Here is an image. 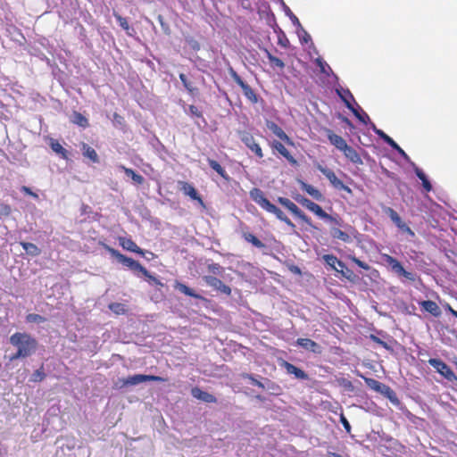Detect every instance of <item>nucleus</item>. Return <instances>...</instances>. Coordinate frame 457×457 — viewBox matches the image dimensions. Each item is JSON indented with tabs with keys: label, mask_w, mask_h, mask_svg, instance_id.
<instances>
[{
	"label": "nucleus",
	"mask_w": 457,
	"mask_h": 457,
	"mask_svg": "<svg viewBox=\"0 0 457 457\" xmlns=\"http://www.w3.org/2000/svg\"><path fill=\"white\" fill-rule=\"evenodd\" d=\"M179 79L183 84V86L188 90V91H193V87L191 86V83L187 80V77L185 74L181 73L179 75Z\"/></svg>",
	"instance_id": "45"
},
{
	"label": "nucleus",
	"mask_w": 457,
	"mask_h": 457,
	"mask_svg": "<svg viewBox=\"0 0 457 457\" xmlns=\"http://www.w3.org/2000/svg\"><path fill=\"white\" fill-rule=\"evenodd\" d=\"M330 235L337 239H339L343 242H350L351 237L348 234L342 231L341 229L332 227L330 229Z\"/></svg>",
	"instance_id": "30"
},
{
	"label": "nucleus",
	"mask_w": 457,
	"mask_h": 457,
	"mask_svg": "<svg viewBox=\"0 0 457 457\" xmlns=\"http://www.w3.org/2000/svg\"><path fill=\"white\" fill-rule=\"evenodd\" d=\"M422 308L431 313L435 317H439L441 315V311L437 303L431 300L423 301L420 303Z\"/></svg>",
	"instance_id": "19"
},
{
	"label": "nucleus",
	"mask_w": 457,
	"mask_h": 457,
	"mask_svg": "<svg viewBox=\"0 0 457 457\" xmlns=\"http://www.w3.org/2000/svg\"><path fill=\"white\" fill-rule=\"evenodd\" d=\"M250 197L258 205L270 213H273L278 220L284 221L291 228L295 229V224L283 213V212L277 206L272 204L265 196L263 192L259 188H253L250 191Z\"/></svg>",
	"instance_id": "2"
},
{
	"label": "nucleus",
	"mask_w": 457,
	"mask_h": 457,
	"mask_svg": "<svg viewBox=\"0 0 457 457\" xmlns=\"http://www.w3.org/2000/svg\"><path fill=\"white\" fill-rule=\"evenodd\" d=\"M345 157L349 159L352 162L356 164L362 163L361 159L358 153L351 146L347 145L346 148L343 150Z\"/></svg>",
	"instance_id": "26"
},
{
	"label": "nucleus",
	"mask_w": 457,
	"mask_h": 457,
	"mask_svg": "<svg viewBox=\"0 0 457 457\" xmlns=\"http://www.w3.org/2000/svg\"><path fill=\"white\" fill-rule=\"evenodd\" d=\"M208 162L210 166L217 172L219 173L222 178H226V171L220 165V163L214 160L208 159Z\"/></svg>",
	"instance_id": "38"
},
{
	"label": "nucleus",
	"mask_w": 457,
	"mask_h": 457,
	"mask_svg": "<svg viewBox=\"0 0 457 457\" xmlns=\"http://www.w3.org/2000/svg\"><path fill=\"white\" fill-rule=\"evenodd\" d=\"M122 170H124L125 174L128 176V177H130L131 179L137 183V184H142L144 182V178L139 175V174H137L132 169H129V168H126L124 166H120V167Z\"/></svg>",
	"instance_id": "34"
},
{
	"label": "nucleus",
	"mask_w": 457,
	"mask_h": 457,
	"mask_svg": "<svg viewBox=\"0 0 457 457\" xmlns=\"http://www.w3.org/2000/svg\"><path fill=\"white\" fill-rule=\"evenodd\" d=\"M81 150H82L83 155L85 157L88 158L89 160H91L93 162H99V158H98L97 153L96 152V150L94 148H92L88 145L83 143Z\"/></svg>",
	"instance_id": "22"
},
{
	"label": "nucleus",
	"mask_w": 457,
	"mask_h": 457,
	"mask_svg": "<svg viewBox=\"0 0 457 457\" xmlns=\"http://www.w3.org/2000/svg\"><path fill=\"white\" fill-rule=\"evenodd\" d=\"M328 137H329L331 144L334 145L337 149H339L341 151H343L348 145L346 144L345 140L338 135L332 134Z\"/></svg>",
	"instance_id": "29"
},
{
	"label": "nucleus",
	"mask_w": 457,
	"mask_h": 457,
	"mask_svg": "<svg viewBox=\"0 0 457 457\" xmlns=\"http://www.w3.org/2000/svg\"><path fill=\"white\" fill-rule=\"evenodd\" d=\"M239 137L241 141L258 157L262 158L263 156L262 151L259 144H257L253 137V135L247 131H239Z\"/></svg>",
	"instance_id": "6"
},
{
	"label": "nucleus",
	"mask_w": 457,
	"mask_h": 457,
	"mask_svg": "<svg viewBox=\"0 0 457 457\" xmlns=\"http://www.w3.org/2000/svg\"><path fill=\"white\" fill-rule=\"evenodd\" d=\"M10 343L17 348V353L11 360L29 357L36 352L37 346L36 339L27 333H14L10 337Z\"/></svg>",
	"instance_id": "1"
},
{
	"label": "nucleus",
	"mask_w": 457,
	"mask_h": 457,
	"mask_svg": "<svg viewBox=\"0 0 457 457\" xmlns=\"http://www.w3.org/2000/svg\"><path fill=\"white\" fill-rule=\"evenodd\" d=\"M191 46H192V48H194L195 50L199 49V45L196 42H192Z\"/></svg>",
	"instance_id": "61"
},
{
	"label": "nucleus",
	"mask_w": 457,
	"mask_h": 457,
	"mask_svg": "<svg viewBox=\"0 0 457 457\" xmlns=\"http://www.w3.org/2000/svg\"><path fill=\"white\" fill-rule=\"evenodd\" d=\"M278 202L303 221L310 223L307 216L292 201L286 197H278Z\"/></svg>",
	"instance_id": "10"
},
{
	"label": "nucleus",
	"mask_w": 457,
	"mask_h": 457,
	"mask_svg": "<svg viewBox=\"0 0 457 457\" xmlns=\"http://www.w3.org/2000/svg\"><path fill=\"white\" fill-rule=\"evenodd\" d=\"M297 345L303 347V349L315 353H321V347L314 341L309 339V338H298L296 341Z\"/></svg>",
	"instance_id": "13"
},
{
	"label": "nucleus",
	"mask_w": 457,
	"mask_h": 457,
	"mask_svg": "<svg viewBox=\"0 0 457 457\" xmlns=\"http://www.w3.org/2000/svg\"><path fill=\"white\" fill-rule=\"evenodd\" d=\"M175 288L179 292L185 294L186 295L192 296L197 299L201 298V296L198 294H195L193 289H191L183 283L177 282L175 284Z\"/></svg>",
	"instance_id": "32"
},
{
	"label": "nucleus",
	"mask_w": 457,
	"mask_h": 457,
	"mask_svg": "<svg viewBox=\"0 0 457 457\" xmlns=\"http://www.w3.org/2000/svg\"><path fill=\"white\" fill-rule=\"evenodd\" d=\"M285 367H286L287 373L295 375V378H297L304 379L307 378V375L305 374V372L303 370H302L301 369L295 367V365H293L291 363L286 362Z\"/></svg>",
	"instance_id": "28"
},
{
	"label": "nucleus",
	"mask_w": 457,
	"mask_h": 457,
	"mask_svg": "<svg viewBox=\"0 0 457 457\" xmlns=\"http://www.w3.org/2000/svg\"><path fill=\"white\" fill-rule=\"evenodd\" d=\"M283 6H284L286 14L290 18L292 24L298 29H303L298 18L291 12L289 7L287 6L285 4H283Z\"/></svg>",
	"instance_id": "37"
},
{
	"label": "nucleus",
	"mask_w": 457,
	"mask_h": 457,
	"mask_svg": "<svg viewBox=\"0 0 457 457\" xmlns=\"http://www.w3.org/2000/svg\"><path fill=\"white\" fill-rule=\"evenodd\" d=\"M13 31H14V32L17 34V36H19L21 39H24V37H23L22 35H21V34H20V30L15 29V30H13Z\"/></svg>",
	"instance_id": "64"
},
{
	"label": "nucleus",
	"mask_w": 457,
	"mask_h": 457,
	"mask_svg": "<svg viewBox=\"0 0 457 457\" xmlns=\"http://www.w3.org/2000/svg\"><path fill=\"white\" fill-rule=\"evenodd\" d=\"M345 278H349L352 271L346 268L343 269V272H341Z\"/></svg>",
	"instance_id": "58"
},
{
	"label": "nucleus",
	"mask_w": 457,
	"mask_h": 457,
	"mask_svg": "<svg viewBox=\"0 0 457 457\" xmlns=\"http://www.w3.org/2000/svg\"><path fill=\"white\" fill-rule=\"evenodd\" d=\"M244 238L253 244L254 246L258 247V248H262L264 246V244L259 240L254 235L251 234V233H245L244 234Z\"/></svg>",
	"instance_id": "36"
},
{
	"label": "nucleus",
	"mask_w": 457,
	"mask_h": 457,
	"mask_svg": "<svg viewBox=\"0 0 457 457\" xmlns=\"http://www.w3.org/2000/svg\"><path fill=\"white\" fill-rule=\"evenodd\" d=\"M220 270L221 268L219 264L209 265V270L212 271L213 274H220Z\"/></svg>",
	"instance_id": "54"
},
{
	"label": "nucleus",
	"mask_w": 457,
	"mask_h": 457,
	"mask_svg": "<svg viewBox=\"0 0 457 457\" xmlns=\"http://www.w3.org/2000/svg\"><path fill=\"white\" fill-rule=\"evenodd\" d=\"M318 169L336 188L343 189L348 193L352 192L351 189L347 186H345L342 180L337 179L334 171L328 168H324L320 165L318 167Z\"/></svg>",
	"instance_id": "8"
},
{
	"label": "nucleus",
	"mask_w": 457,
	"mask_h": 457,
	"mask_svg": "<svg viewBox=\"0 0 457 457\" xmlns=\"http://www.w3.org/2000/svg\"><path fill=\"white\" fill-rule=\"evenodd\" d=\"M243 91H244V94L245 96L249 99L251 100L252 102H257V97H256V95L254 94V92L253 91V89L248 86L246 85L245 87H244L243 88Z\"/></svg>",
	"instance_id": "41"
},
{
	"label": "nucleus",
	"mask_w": 457,
	"mask_h": 457,
	"mask_svg": "<svg viewBox=\"0 0 457 457\" xmlns=\"http://www.w3.org/2000/svg\"><path fill=\"white\" fill-rule=\"evenodd\" d=\"M21 245L25 252L30 256H37L41 253L40 249L32 243L21 242Z\"/></svg>",
	"instance_id": "31"
},
{
	"label": "nucleus",
	"mask_w": 457,
	"mask_h": 457,
	"mask_svg": "<svg viewBox=\"0 0 457 457\" xmlns=\"http://www.w3.org/2000/svg\"><path fill=\"white\" fill-rule=\"evenodd\" d=\"M336 92L338 95V96L341 98V100L345 103V106L348 109H353V104L352 101H354L353 96L352 93L349 91V89L343 88L341 87L336 88Z\"/></svg>",
	"instance_id": "17"
},
{
	"label": "nucleus",
	"mask_w": 457,
	"mask_h": 457,
	"mask_svg": "<svg viewBox=\"0 0 457 457\" xmlns=\"http://www.w3.org/2000/svg\"><path fill=\"white\" fill-rule=\"evenodd\" d=\"M428 363L448 380L455 379V375L448 365L439 359H430Z\"/></svg>",
	"instance_id": "9"
},
{
	"label": "nucleus",
	"mask_w": 457,
	"mask_h": 457,
	"mask_svg": "<svg viewBox=\"0 0 457 457\" xmlns=\"http://www.w3.org/2000/svg\"><path fill=\"white\" fill-rule=\"evenodd\" d=\"M268 58L272 65L278 67L279 69H283L285 67V63L282 60L271 55L270 53H268Z\"/></svg>",
	"instance_id": "42"
},
{
	"label": "nucleus",
	"mask_w": 457,
	"mask_h": 457,
	"mask_svg": "<svg viewBox=\"0 0 457 457\" xmlns=\"http://www.w3.org/2000/svg\"><path fill=\"white\" fill-rule=\"evenodd\" d=\"M299 39L303 42V43H309L311 40H312V37L311 36L307 33L306 30H302V33L299 35Z\"/></svg>",
	"instance_id": "48"
},
{
	"label": "nucleus",
	"mask_w": 457,
	"mask_h": 457,
	"mask_svg": "<svg viewBox=\"0 0 457 457\" xmlns=\"http://www.w3.org/2000/svg\"><path fill=\"white\" fill-rule=\"evenodd\" d=\"M232 77L235 80V82L239 85L241 87V88H243L244 87H245L247 84H245L242 79L237 74V72L235 71H232Z\"/></svg>",
	"instance_id": "52"
},
{
	"label": "nucleus",
	"mask_w": 457,
	"mask_h": 457,
	"mask_svg": "<svg viewBox=\"0 0 457 457\" xmlns=\"http://www.w3.org/2000/svg\"><path fill=\"white\" fill-rule=\"evenodd\" d=\"M181 190L183 191V193L185 195H188L190 198H192L194 200L198 201V203L202 206H204V202H203L202 198L198 195L196 190L195 189V187L192 185H190L187 182H183Z\"/></svg>",
	"instance_id": "18"
},
{
	"label": "nucleus",
	"mask_w": 457,
	"mask_h": 457,
	"mask_svg": "<svg viewBox=\"0 0 457 457\" xmlns=\"http://www.w3.org/2000/svg\"><path fill=\"white\" fill-rule=\"evenodd\" d=\"M120 245L128 251L137 253H143V251L135 244L134 241H132L130 238L126 237H120L119 238Z\"/></svg>",
	"instance_id": "20"
},
{
	"label": "nucleus",
	"mask_w": 457,
	"mask_h": 457,
	"mask_svg": "<svg viewBox=\"0 0 457 457\" xmlns=\"http://www.w3.org/2000/svg\"><path fill=\"white\" fill-rule=\"evenodd\" d=\"M21 190L23 193H25V194H27V195H30V196H32V197H33V198H35V199H37V198H38V195H37V193H34V192H33V191H32L29 187L22 186V187H21Z\"/></svg>",
	"instance_id": "50"
},
{
	"label": "nucleus",
	"mask_w": 457,
	"mask_h": 457,
	"mask_svg": "<svg viewBox=\"0 0 457 457\" xmlns=\"http://www.w3.org/2000/svg\"><path fill=\"white\" fill-rule=\"evenodd\" d=\"M393 222L403 231L409 234L411 237H414V232L407 226L400 218L397 216V220H393Z\"/></svg>",
	"instance_id": "35"
},
{
	"label": "nucleus",
	"mask_w": 457,
	"mask_h": 457,
	"mask_svg": "<svg viewBox=\"0 0 457 457\" xmlns=\"http://www.w3.org/2000/svg\"><path fill=\"white\" fill-rule=\"evenodd\" d=\"M385 259H386V262H387V264L392 268V270L395 273H397L398 275L403 276L404 278H406L407 279H409L411 281L415 280L414 274L405 270L404 268L403 267V265L395 258H394L390 255H386Z\"/></svg>",
	"instance_id": "7"
},
{
	"label": "nucleus",
	"mask_w": 457,
	"mask_h": 457,
	"mask_svg": "<svg viewBox=\"0 0 457 457\" xmlns=\"http://www.w3.org/2000/svg\"><path fill=\"white\" fill-rule=\"evenodd\" d=\"M50 147L55 154H59L62 159H65V160L68 159L67 150L64 149L58 141H56L54 139H51L50 140Z\"/></svg>",
	"instance_id": "27"
},
{
	"label": "nucleus",
	"mask_w": 457,
	"mask_h": 457,
	"mask_svg": "<svg viewBox=\"0 0 457 457\" xmlns=\"http://www.w3.org/2000/svg\"><path fill=\"white\" fill-rule=\"evenodd\" d=\"M340 421H341L343 427L345 428V429L346 430V432L350 433L351 426H350L348 420H346V418L344 416V414L340 415Z\"/></svg>",
	"instance_id": "51"
},
{
	"label": "nucleus",
	"mask_w": 457,
	"mask_h": 457,
	"mask_svg": "<svg viewBox=\"0 0 457 457\" xmlns=\"http://www.w3.org/2000/svg\"><path fill=\"white\" fill-rule=\"evenodd\" d=\"M120 26H121L123 29H129V28H128V25H127V23H126V21H121V20H120Z\"/></svg>",
	"instance_id": "62"
},
{
	"label": "nucleus",
	"mask_w": 457,
	"mask_h": 457,
	"mask_svg": "<svg viewBox=\"0 0 457 457\" xmlns=\"http://www.w3.org/2000/svg\"><path fill=\"white\" fill-rule=\"evenodd\" d=\"M45 375L42 370H37L32 375V381L37 382L41 381L44 378Z\"/></svg>",
	"instance_id": "47"
},
{
	"label": "nucleus",
	"mask_w": 457,
	"mask_h": 457,
	"mask_svg": "<svg viewBox=\"0 0 457 457\" xmlns=\"http://www.w3.org/2000/svg\"><path fill=\"white\" fill-rule=\"evenodd\" d=\"M107 250L112 256H114L123 265L129 267L130 270H132L134 271H140L145 277H147L153 280H155V278L153 276H151L149 274V272L137 261L121 254L119 251H117L113 248L107 247Z\"/></svg>",
	"instance_id": "3"
},
{
	"label": "nucleus",
	"mask_w": 457,
	"mask_h": 457,
	"mask_svg": "<svg viewBox=\"0 0 457 457\" xmlns=\"http://www.w3.org/2000/svg\"><path fill=\"white\" fill-rule=\"evenodd\" d=\"M391 147L395 149L406 161L410 162L408 154L399 146V145L392 138L387 140V143Z\"/></svg>",
	"instance_id": "39"
},
{
	"label": "nucleus",
	"mask_w": 457,
	"mask_h": 457,
	"mask_svg": "<svg viewBox=\"0 0 457 457\" xmlns=\"http://www.w3.org/2000/svg\"><path fill=\"white\" fill-rule=\"evenodd\" d=\"M191 395H193V397H195L198 400H201L204 403H215L216 402V398L212 395L209 394L208 392L203 391L199 387L192 388Z\"/></svg>",
	"instance_id": "16"
},
{
	"label": "nucleus",
	"mask_w": 457,
	"mask_h": 457,
	"mask_svg": "<svg viewBox=\"0 0 457 457\" xmlns=\"http://www.w3.org/2000/svg\"><path fill=\"white\" fill-rule=\"evenodd\" d=\"M446 309L453 314V312H456L453 310L449 304H447Z\"/></svg>",
	"instance_id": "63"
},
{
	"label": "nucleus",
	"mask_w": 457,
	"mask_h": 457,
	"mask_svg": "<svg viewBox=\"0 0 457 457\" xmlns=\"http://www.w3.org/2000/svg\"><path fill=\"white\" fill-rule=\"evenodd\" d=\"M165 379L159 376L154 375H144V374H136L133 376H129L126 378H120L117 381V387H124L128 386H137L138 384L147 382V381H164Z\"/></svg>",
	"instance_id": "4"
},
{
	"label": "nucleus",
	"mask_w": 457,
	"mask_h": 457,
	"mask_svg": "<svg viewBox=\"0 0 457 457\" xmlns=\"http://www.w3.org/2000/svg\"><path fill=\"white\" fill-rule=\"evenodd\" d=\"M334 220L332 221H329L330 223H334L336 225H338V226H341V223H340V220H337V218L333 217Z\"/></svg>",
	"instance_id": "60"
},
{
	"label": "nucleus",
	"mask_w": 457,
	"mask_h": 457,
	"mask_svg": "<svg viewBox=\"0 0 457 457\" xmlns=\"http://www.w3.org/2000/svg\"><path fill=\"white\" fill-rule=\"evenodd\" d=\"M411 165L414 169L417 177L422 181L423 187L425 188L426 191L429 192L432 189V186L428 181L427 176L419 167L415 165V163L411 162Z\"/></svg>",
	"instance_id": "24"
},
{
	"label": "nucleus",
	"mask_w": 457,
	"mask_h": 457,
	"mask_svg": "<svg viewBox=\"0 0 457 457\" xmlns=\"http://www.w3.org/2000/svg\"><path fill=\"white\" fill-rule=\"evenodd\" d=\"M267 128L278 138L285 141L286 143L292 145L291 139L288 137V136L283 131V129L278 127L275 122L268 120L266 122Z\"/></svg>",
	"instance_id": "14"
},
{
	"label": "nucleus",
	"mask_w": 457,
	"mask_h": 457,
	"mask_svg": "<svg viewBox=\"0 0 457 457\" xmlns=\"http://www.w3.org/2000/svg\"><path fill=\"white\" fill-rule=\"evenodd\" d=\"M385 212H386V214H388V216L390 217V219L392 220V221H393V220H397L398 213H397L395 210H393L392 208H390V207H386V208L385 209Z\"/></svg>",
	"instance_id": "49"
},
{
	"label": "nucleus",
	"mask_w": 457,
	"mask_h": 457,
	"mask_svg": "<svg viewBox=\"0 0 457 457\" xmlns=\"http://www.w3.org/2000/svg\"><path fill=\"white\" fill-rule=\"evenodd\" d=\"M300 184L302 188L314 199L320 201L323 198L322 194L314 187L303 181Z\"/></svg>",
	"instance_id": "23"
},
{
	"label": "nucleus",
	"mask_w": 457,
	"mask_h": 457,
	"mask_svg": "<svg viewBox=\"0 0 457 457\" xmlns=\"http://www.w3.org/2000/svg\"><path fill=\"white\" fill-rule=\"evenodd\" d=\"M189 111H190V113H192L193 115L199 116L198 109L195 106L190 105Z\"/></svg>",
	"instance_id": "57"
},
{
	"label": "nucleus",
	"mask_w": 457,
	"mask_h": 457,
	"mask_svg": "<svg viewBox=\"0 0 457 457\" xmlns=\"http://www.w3.org/2000/svg\"><path fill=\"white\" fill-rule=\"evenodd\" d=\"M352 260H353V262L354 263H356L359 267H361V268H362V269H364V270H369V269H370V266H369L367 263H365L364 262H361V260H359L358 258H356V257H353V258H352Z\"/></svg>",
	"instance_id": "53"
},
{
	"label": "nucleus",
	"mask_w": 457,
	"mask_h": 457,
	"mask_svg": "<svg viewBox=\"0 0 457 457\" xmlns=\"http://www.w3.org/2000/svg\"><path fill=\"white\" fill-rule=\"evenodd\" d=\"M366 385L376 392L382 394H393L389 386L382 384L374 378H365Z\"/></svg>",
	"instance_id": "12"
},
{
	"label": "nucleus",
	"mask_w": 457,
	"mask_h": 457,
	"mask_svg": "<svg viewBox=\"0 0 457 457\" xmlns=\"http://www.w3.org/2000/svg\"><path fill=\"white\" fill-rule=\"evenodd\" d=\"M11 213V207L5 204H0V216H8Z\"/></svg>",
	"instance_id": "46"
},
{
	"label": "nucleus",
	"mask_w": 457,
	"mask_h": 457,
	"mask_svg": "<svg viewBox=\"0 0 457 457\" xmlns=\"http://www.w3.org/2000/svg\"><path fill=\"white\" fill-rule=\"evenodd\" d=\"M273 147H274L275 150H277L282 156H284L291 163H295L296 162V161L290 154L288 150L280 142L275 141L273 143Z\"/></svg>",
	"instance_id": "25"
},
{
	"label": "nucleus",
	"mask_w": 457,
	"mask_h": 457,
	"mask_svg": "<svg viewBox=\"0 0 457 457\" xmlns=\"http://www.w3.org/2000/svg\"><path fill=\"white\" fill-rule=\"evenodd\" d=\"M73 122L80 127L87 126V120L80 113L75 112L73 115Z\"/></svg>",
	"instance_id": "40"
},
{
	"label": "nucleus",
	"mask_w": 457,
	"mask_h": 457,
	"mask_svg": "<svg viewBox=\"0 0 457 457\" xmlns=\"http://www.w3.org/2000/svg\"><path fill=\"white\" fill-rule=\"evenodd\" d=\"M295 199L296 202H298L303 206L306 207L309 211L315 213L320 219H323L327 221H332L334 220V218L328 215L327 212H325L319 204L312 202L308 198L302 195H297L295 197Z\"/></svg>",
	"instance_id": "5"
},
{
	"label": "nucleus",
	"mask_w": 457,
	"mask_h": 457,
	"mask_svg": "<svg viewBox=\"0 0 457 457\" xmlns=\"http://www.w3.org/2000/svg\"><path fill=\"white\" fill-rule=\"evenodd\" d=\"M314 62L319 67L320 73L324 74L326 77L332 75L337 79V77L333 73L330 66L322 58L317 57L314 60Z\"/></svg>",
	"instance_id": "21"
},
{
	"label": "nucleus",
	"mask_w": 457,
	"mask_h": 457,
	"mask_svg": "<svg viewBox=\"0 0 457 457\" xmlns=\"http://www.w3.org/2000/svg\"><path fill=\"white\" fill-rule=\"evenodd\" d=\"M110 309L116 314L124 313L125 307L121 303H112L109 305Z\"/></svg>",
	"instance_id": "43"
},
{
	"label": "nucleus",
	"mask_w": 457,
	"mask_h": 457,
	"mask_svg": "<svg viewBox=\"0 0 457 457\" xmlns=\"http://www.w3.org/2000/svg\"><path fill=\"white\" fill-rule=\"evenodd\" d=\"M204 281L210 287L220 291L223 294L230 295L231 289L229 287L226 286L220 279L213 277V276H205L204 278Z\"/></svg>",
	"instance_id": "11"
},
{
	"label": "nucleus",
	"mask_w": 457,
	"mask_h": 457,
	"mask_svg": "<svg viewBox=\"0 0 457 457\" xmlns=\"http://www.w3.org/2000/svg\"><path fill=\"white\" fill-rule=\"evenodd\" d=\"M376 134L380 137L386 143H387V140L390 139L391 137L386 135L384 131H382L381 129H376Z\"/></svg>",
	"instance_id": "55"
},
{
	"label": "nucleus",
	"mask_w": 457,
	"mask_h": 457,
	"mask_svg": "<svg viewBox=\"0 0 457 457\" xmlns=\"http://www.w3.org/2000/svg\"><path fill=\"white\" fill-rule=\"evenodd\" d=\"M247 378L251 380V382H252V384H253V385H255V386H259V387H262V388H263V387H264L262 382H260V381H258V380L254 379V378H252L251 376H247Z\"/></svg>",
	"instance_id": "56"
},
{
	"label": "nucleus",
	"mask_w": 457,
	"mask_h": 457,
	"mask_svg": "<svg viewBox=\"0 0 457 457\" xmlns=\"http://www.w3.org/2000/svg\"><path fill=\"white\" fill-rule=\"evenodd\" d=\"M353 115L362 123L367 124L370 121V117L366 112H364L360 106L358 108H355L353 106V109H349Z\"/></svg>",
	"instance_id": "33"
},
{
	"label": "nucleus",
	"mask_w": 457,
	"mask_h": 457,
	"mask_svg": "<svg viewBox=\"0 0 457 457\" xmlns=\"http://www.w3.org/2000/svg\"><path fill=\"white\" fill-rule=\"evenodd\" d=\"M323 260L328 266H330L337 272H343V269L345 268V263L338 260L333 254H325L323 256Z\"/></svg>",
	"instance_id": "15"
},
{
	"label": "nucleus",
	"mask_w": 457,
	"mask_h": 457,
	"mask_svg": "<svg viewBox=\"0 0 457 457\" xmlns=\"http://www.w3.org/2000/svg\"><path fill=\"white\" fill-rule=\"evenodd\" d=\"M27 320L29 322L40 323V322H43L45 320V319L38 314L30 313L27 316Z\"/></svg>",
	"instance_id": "44"
},
{
	"label": "nucleus",
	"mask_w": 457,
	"mask_h": 457,
	"mask_svg": "<svg viewBox=\"0 0 457 457\" xmlns=\"http://www.w3.org/2000/svg\"><path fill=\"white\" fill-rule=\"evenodd\" d=\"M327 456L328 457H342L340 454L332 453V452H328Z\"/></svg>",
	"instance_id": "59"
}]
</instances>
